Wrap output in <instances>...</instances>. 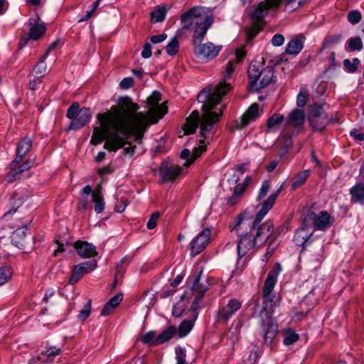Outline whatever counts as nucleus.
<instances>
[{"mask_svg": "<svg viewBox=\"0 0 364 364\" xmlns=\"http://www.w3.org/2000/svg\"><path fill=\"white\" fill-rule=\"evenodd\" d=\"M41 77L31 75L29 82L30 89L32 90H37L41 82Z\"/></svg>", "mask_w": 364, "mask_h": 364, "instance_id": "nucleus-51", "label": "nucleus"}, {"mask_svg": "<svg viewBox=\"0 0 364 364\" xmlns=\"http://www.w3.org/2000/svg\"><path fill=\"white\" fill-rule=\"evenodd\" d=\"M183 276L181 274H178L176 277V278L171 283V287H177L183 280Z\"/></svg>", "mask_w": 364, "mask_h": 364, "instance_id": "nucleus-64", "label": "nucleus"}, {"mask_svg": "<svg viewBox=\"0 0 364 364\" xmlns=\"http://www.w3.org/2000/svg\"><path fill=\"white\" fill-rule=\"evenodd\" d=\"M156 331H150L146 333L141 338V341L143 343L147 344L149 346H156Z\"/></svg>", "mask_w": 364, "mask_h": 364, "instance_id": "nucleus-42", "label": "nucleus"}, {"mask_svg": "<svg viewBox=\"0 0 364 364\" xmlns=\"http://www.w3.org/2000/svg\"><path fill=\"white\" fill-rule=\"evenodd\" d=\"M350 196V202L364 205V184L357 183L352 186L349 191Z\"/></svg>", "mask_w": 364, "mask_h": 364, "instance_id": "nucleus-23", "label": "nucleus"}, {"mask_svg": "<svg viewBox=\"0 0 364 364\" xmlns=\"http://www.w3.org/2000/svg\"><path fill=\"white\" fill-rule=\"evenodd\" d=\"M123 295L119 293L112 296L107 303L111 308L115 309L117 307L120 302L122 301Z\"/></svg>", "mask_w": 364, "mask_h": 364, "instance_id": "nucleus-47", "label": "nucleus"}, {"mask_svg": "<svg viewBox=\"0 0 364 364\" xmlns=\"http://www.w3.org/2000/svg\"><path fill=\"white\" fill-rule=\"evenodd\" d=\"M92 201L95 203V211L96 213H102L105 208V200L102 193L100 185L93 191L92 194Z\"/></svg>", "mask_w": 364, "mask_h": 364, "instance_id": "nucleus-27", "label": "nucleus"}, {"mask_svg": "<svg viewBox=\"0 0 364 364\" xmlns=\"http://www.w3.org/2000/svg\"><path fill=\"white\" fill-rule=\"evenodd\" d=\"M202 274V271L196 272L194 274V279L193 282L192 288L194 291H198V293L202 294L200 296L195 297L191 309L193 311H196L200 301L203 298V294L207 291L208 287H204L200 284V279Z\"/></svg>", "mask_w": 364, "mask_h": 364, "instance_id": "nucleus-20", "label": "nucleus"}, {"mask_svg": "<svg viewBox=\"0 0 364 364\" xmlns=\"http://www.w3.org/2000/svg\"><path fill=\"white\" fill-rule=\"evenodd\" d=\"M74 248L82 258H90L97 255L95 247L87 242L78 240L74 243Z\"/></svg>", "mask_w": 364, "mask_h": 364, "instance_id": "nucleus-18", "label": "nucleus"}, {"mask_svg": "<svg viewBox=\"0 0 364 364\" xmlns=\"http://www.w3.org/2000/svg\"><path fill=\"white\" fill-rule=\"evenodd\" d=\"M282 1V0H264L255 6L251 15L253 30L248 33L250 38H254L257 34L267 18H274L277 15ZM304 4L306 2L300 0H285V9L291 12Z\"/></svg>", "mask_w": 364, "mask_h": 364, "instance_id": "nucleus-6", "label": "nucleus"}, {"mask_svg": "<svg viewBox=\"0 0 364 364\" xmlns=\"http://www.w3.org/2000/svg\"><path fill=\"white\" fill-rule=\"evenodd\" d=\"M138 109L129 97H125L119 98L117 105L97 114L100 125L94 128L90 144L97 145L106 140L104 148L117 151L128 144L131 137L141 141L150 120L146 114L136 112Z\"/></svg>", "mask_w": 364, "mask_h": 364, "instance_id": "nucleus-2", "label": "nucleus"}, {"mask_svg": "<svg viewBox=\"0 0 364 364\" xmlns=\"http://www.w3.org/2000/svg\"><path fill=\"white\" fill-rule=\"evenodd\" d=\"M309 97V91L306 88H301L296 97V105L299 107H303L306 105L307 98Z\"/></svg>", "mask_w": 364, "mask_h": 364, "instance_id": "nucleus-41", "label": "nucleus"}, {"mask_svg": "<svg viewBox=\"0 0 364 364\" xmlns=\"http://www.w3.org/2000/svg\"><path fill=\"white\" fill-rule=\"evenodd\" d=\"M167 9L164 7H158L151 14V21L154 23L162 22L166 17Z\"/></svg>", "mask_w": 364, "mask_h": 364, "instance_id": "nucleus-33", "label": "nucleus"}, {"mask_svg": "<svg viewBox=\"0 0 364 364\" xmlns=\"http://www.w3.org/2000/svg\"><path fill=\"white\" fill-rule=\"evenodd\" d=\"M246 55V51L242 48L235 50V60L237 63L241 62Z\"/></svg>", "mask_w": 364, "mask_h": 364, "instance_id": "nucleus-61", "label": "nucleus"}, {"mask_svg": "<svg viewBox=\"0 0 364 364\" xmlns=\"http://www.w3.org/2000/svg\"><path fill=\"white\" fill-rule=\"evenodd\" d=\"M46 56H42L40 60L34 66L32 75L43 78L46 75L47 67L46 64Z\"/></svg>", "mask_w": 364, "mask_h": 364, "instance_id": "nucleus-32", "label": "nucleus"}, {"mask_svg": "<svg viewBox=\"0 0 364 364\" xmlns=\"http://www.w3.org/2000/svg\"><path fill=\"white\" fill-rule=\"evenodd\" d=\"M246 189L245 184L238 183L235 186L234 192L242 198Z\"/></svg>", "mask_w": 364, "mask_h": 364, "instance_id": "nucleus-62", "label": "nucleus"}, {"mask_svg": "<svg viewBox=\"0 0 364 364\" xmlns=\"http://www.w3.org/2000/svg\"><path fill=\"white\" fill-rule=\"evenodd\" d=\"M325 259L324 242L316 241L309 246L307 255V262L309 268L317 269Z\"/></svg>", "mask_w": 364, "mask_h": 364, "instance_id": "nucleus-11", "label": "nucleus"}, {"mask_svg": "<svg viewBox=\"0 0 364 364\" xmlns=\"http://www.w3.org/2000/svg\"><path fill=\"white\" fill-rule=\"evenodd\" d=\"M346 45L350 51H359L363 48V42L358 36L350 38L347 41Z\"/></svg>", "mask_w": 364, "mask_h": 364, "instance_id": "nucleus-35", "label": "nucleus"}, {"mask_svg": "<svg viewBox=\"0 0 364 364\" xmlns=\"http://www.w3.org/2000/svg\"><path fill=\"white\" fill-rule=\"evenodd\" d=\"M29 32L28 39L38 40L46 31L45 23L41 21L40 17L36 16L28 21Z\"/></svg>", "mask_w": 364, "mask_h": 364, "instance_id": "nucleus-16", "label": "nucleus"}, {"mask_svg": "<svg viewBox=\"0 0 364 364\" xmlns=\"http://www.w3.org/2000/svg\"><path fill=\"white\" fill-rule=\"evenodd\" d=\"M242 302L237 299H230L228 303L215 312V323L227 324L228 321L240 309Z\"/></svg>", "mask_w": 364, "mask_h": 364, "instance_id": "nucleus-9", "label": "nucleus"}, {"mask_svg": "<svg viewBox=\"0 0 364 364\" xmlns=\"http://www.w3.org/2000/svg\"><path fill=\"white\" fill-rule=\"evenodd\" d=\"M91 300H89L80 311L77 316L79 319L84 321L89 317L91 312Z\"/></svg>", "mask_w": 364, "mask_h": 364, "instance_id": "nucleus-44", "label": "nucleus"}, {"mask_svg": "<svg viewBox=\"0 0 364 364\" xmlns=\"http://www.w3.org/2000/svg\"><path fill=\"white\" fill-rule=\"evenodd\" d=\"M27 232L28 227L26 225L14 230L11 235L12 243L19 249H23L25 247Z\"/></svg>", "mask_w": 364, "mask_h": 364, "instance_id": "nucleus-24", "label": "nucleus"}, {"mask_svg": "<svg viewBox=\"0 0 364 364\" xmlns=\"http://www.w3.org/2000/svg\"><path fill=\"white\" fill-rule=\"evenodd\" d=\"M360 64L358 58H355L352 60L346 59L343 61V66L345 70L350 73H355L358 69V65Z\"/></svg>", "mask_w": 364, "mask_h": 364, "instance_id": "nucleus-38", "label": "nucleus"}, {"mask_svg": "<svg viewBox=\"0 0 364 364\" xmlns=\"http://www.w3.org/2000/svg\"><path fill=\"white\" fill-rule=\"evenodd\" d=\"M304 46V41L302 38L291 39L286 45L285 53L288 55L296 56L302 50Z\"/></svg>", "mask_w": 364, "mask_h": 364, "instance_id": "nucleus-25", "label": "nucleus"}, {"mask_svg": "<svg viewBox=\"0 0 364 364\" xmlns=\"http://www.w3.org/2000/svg\"><path fill=\"white\" fill-rule=\"evenodd\" d=\"M299 335L293 330H287L284 332V344L285 346H291L298 341Z\"/></svg>", "mask_w": 364, "mask_h": 364, "instance_id": "nucleus-34", "label": "nucleus"}, {"mask_svg": "<svg viewBox=\"0 0 364 364\" xmlns=\"http://www.w3.org/2000/svg\"><path fill=\"white\" fill-rule=\"evenodd\" d=\"M328 62H329L330 66H329V68H328L325 70V73L328 72L331 69H333L336 66L335 52L331 53V54L328 57Z\"/></svg>", "mask_w": 364, "mask_h": 364, "instance_id": "nucleus-59", "label": "nucleus"}, {"mask_svg": "<svg viewBox=\"0 0 364 364\" xmlns=\"http://www.w3.org/2000/svg\"><path fill=\"white\" fill-rule=\"evenodd\" d=\"M114 308H111L110 306H109L108 304L106 303L101 311V315L107 316L110 314L114 311Z\"/></svg>", "mask_w": 364, "mask_h": 364, "instance_id": "nucleus-63", "label": "nucleus"}, {"mask_svg": "<svg viewBox=\"0 0 364 364\" xmlns=\"http://www.w3.org/2000/svg\"><path fill=\"white\" fill-rule=\"evenodd\" d=\"M175 353H176V364H188L186 358V349L181 346H176L175 348Z\"/></svg>", "mask_w": 364, "mask_h": 364, "instance_id": "nucleus-40", "label": "nucleus"}, {"mask_svg": "<svg viewBox=\"0 0 364 364\" xmlns=\"http://www.w3.org/2000/svg\"><path fill=\"white\" fill-rule=\"evenodd\" d=\"M305 119V114L303 110L299 109H293L287 119V126L291 125L294 127L301 126Z\"/></svg>", "mask_w": 364, "mask_h": 364, "instance_id": "nucleus-26", "label": "nucleus"}, {"mask_svg": "<svg viewBox=\"0 0 364 364\" xmlns=\"http://www.w3.org/2000/svg\"><path fill=\"white\" fill-rule=\"evenodd\" d=\"M341 40L340 35L329 36L325 38L323 43V48L330 47L331 46L337 43Z\"/></svg>", "mask_w": 364, "mask_h": 364, "instance_id": "nucleus-46", "label": "nucleus"}, {"mask_svg": "<svg viewBox=\"0 0 364 364\" xmlns=\"http://www.w3.org/2000/svg\"><path fill=\"white\" fill-rule=\"evenodd\" d=\"M167 38V35L166 33H161L159 35H154L150 37V41L152 43L156 44L163 42Z\"/></svg>", "mask_w": 364, "mask_h": 364, "instance_id": "nucleus-56", "label": "nucleus"}, {"mask_svg": "<svg viewBox=\"0 0 364 364\" xmlns=\"http://www.w3.org/2000/svg\"><path fill=\"white\" fill-rule=\"evenodd\" d=\"M234 71V62L229 61L225 65V70L221 81L215 87H207L201 90L197 97L199 103H201V116L198 111L192 112L183 129L185 134H191L200 129L199 145L193 149V152L184 149L181 153V158L186 160L182 166L175 164L169 161H164L159 166V173L164 183L173 181L182 173L183 167H188L193 164L203 152L206 151V146L213 138V126L219 121L225 105L222 102V97L231 89L227 80L231 77Z\"/></svg>", "mask_w": 364, "mask_h": 364, "instance_id": "nucleus-1", "label": "nucleus"}, {"mask_svg": "<svg viewBox=\"0 0 364 364\" xmlns=\"http://www.w3.org/2000/svg\"><path fill=\"white\" fill-rule=\"evenodd\" d=\"M12 276V269L9 266L0 268V286L6 283Z\"/></svg>", "mask_w": 364, "mask_h": 364, "instance_id": "nucleus-39", "label": "nucleus"}, {"mask_svg": "<svg viewBox=\"0 0 364 364\" xmlns=\"http://www.w3.org/2000/svg\"><path fill=\"white\" fill-rule=\"evenodd\" d=\"M350 134L352 137H353L355 140L358 141H363L364 140V134L359 132L356 129H353L350 132Z\"/></svg>", "mask_w": 364, "mask_h": 364, "instance_id": "nucleus-57", "label": "nucleus"}, {"mask_svg": "<svg viewBox=\"0 0 364 364\" xmlns=\"http://www.w3.org/2000/svg\"><path fill=\"white\" fill-rule=\"evenodd\" d=\"M210 234L211 229L205 228L191 241V256H196L205 249L210 241Z\"/></svg>", "mask_w": 364, "mask_h": 364, "instance_id": "nucleus-14", "label": "nucleus"}, {"mask_svg": "<svg viewBox=\"0 0 364 364\" xmlns=\"http://www.w3.org/2000/svg\"><path fill=\"white\" fill-rule=\"evenodd\" d=\"M159 218V213L158 212L154 213L146 223V228L149 230L154 229L156 225V221Z\"/></svg>", "mask_w": 364, "mask_h": 364, "instance_id": "nucleus-49", "label": "nucleus"}, {"mask_svg": "<svg viewBox=\"0 0 364 364\" xmlns=\"http://www.w3.org/2000/svg\"><path fill=\"white\" fill-rule=\"evenodd\" d=\"M304 219L314 230H325L331 224V216L326 211H321L318 215L309 211L304 215Z\"/></svg>", "mask_w": 364, "mask_h": 364, "instance_id": "nucleus-12", "label": "nucleus"}, {"mask_svg": "<svg viewBox=\"0 0 364 364\" xmlns=\"http://www.w3.org/2000/svg\"><path fill=\"white\" fill-rule=\"evenodd\" d=\"M127 205V200L122 198L120 200H118L117 202L115 207H114V210L117 213H122L124 211Z\"/></svg>", "mask_w": 364, "mask_h": 364, "instance_id": "nucleus-54", "label": "nucleus"}, {"mask_svg": "<svg viewBox=\"0 0 364 364\" xmlns=\"http://www.w3.org/2000/svg\"><path fill=\"white\" fill-rule=\"evenodd\" d=\"M197 317L198 314L196 313L193 319H185L180 323L178 328V334L180 338L186 336L191 331Z\"/></svg>", "mask_w": 364, "mask_h": 364, "instance_id": "nucleus-28", "label": "nucleus"}, {"mask_svg": "<svg viewBox=\"0 0 364 364\" xmlns=\"http://www.w3.org/2000/svg\"><path fill=\"white\" fill-rule=\"evenodd\" d=\"M178 49L179 43L176 37L172 38L166 46V51L167 54L171 56L176 55Z\"/></svg>", "mask_w": 364, "mask_h": 364, "instance_id": "nucleus-36", "label": "nucleus"}, {"mask_svg": "<svg viewBox=\"0 0 364 364\" xmlns=\"http://www.w3.org/2000/svg\"><path fill=\"white\" fill-rule=\"evenodd\" d=\"M241 326L240 321L237 323L234 321L227 333L228 338L231 340L232 344L239 339Z\"/></svg>", "mask_w": 364, "mask_h": 364, "instance_id": "nucleus-31", "label": "nucleus"}, {"mask_svg": "<svg viewBox=\"0 0 364 364\" xmlns=\"http://www.w3.org/2000/svg\"><path fill=\"white\" fill-rule=\"evenodd\" d=\"M134 85V79L131 77H124L119 84V86L123 90H128Z\"/></svg>", "mask_w": 364, "mask_h": 364, "instance_id": "nucleus-52", "label": "nucleus"}, {"mask_svg": "<svg viewBox=\"0 0 364 364\" xmlns=\"http://www.w3.org/2000/svg\"><path fill=\"white\" fill-rule=\"evenodd\" d=\"M161 100V95L158 91H154L148 98L150 106L154 109L159 118H162L168 111L167 107L164 104H159Z\"/></svg>", "mask_w": 364, "mask_h": 364, "instance_id": "nucleus-19", "label": "nucleus"}, {"mask_svg": "<svg viewBox=\"0 0 364 364\" xmlns=\"http://www.w3.org/2000/svg\"><path fill=\"white\" fill-rule=\"evenodd\" d=\"M271 188V182L269 180H264L261 185L257 196L256 197V201L259 202L262 200L267 194Z\"/></svg>", "mask_w": 364, "mask_h": 364, "instance_id": "nucleus-37", "label": "nucleus"}, {"mask_svg": "<svg viewBox=\"0 0 364 364\" xmlns=\"http://www.w3.org/2000/svg\"><path fill=\"white\" fill-rule=\"evenodd\" d=\"M309 119L314 131H322L328 124L327 114L321 105H313L309 107Z\"/></svg>", "mask_w": 364, "mask_h": 364, "instance_id": "nucleus-10", "label": "nucleus"}, {"mask_svg": "<svg viewBox=\"0 0 364 364\" xmlns=\"http://www.w3.org/2000/svg\"><path fill=\"white\" fill-rule=\"evenodd\" d=\"M282 272V266L276 263L269 272L262 289V309L260 313L259 333L262 335L265 343H271L278 331V326L274 322L272 315L280 304L279 296L274 291L278 277Z\"/></svg>", "mask_w": 364, "mask_h": 364, "instance_id": "nucleus-5", "label": "nucleus"}, {"mask_svg": "<svg viewBox=\"0 0 364 364\" xmlns=\"http://www.w3.org/2000/svg\"><path fill=\"white\" fill-rule=\"evenodd\" d=\"M66 117L72 119L69 129L78 130L90 122L92 114L89 108L80 109L79 103L73 102L68 109Z\"/></svg>", "mask_w": 364, "mask_h": 364, "instance_id": "nucleus-8", "label": "nucleus"}, {"mask_svg": "<svg viewBox=\"0 0 364 364\" xmlns=\"http://www.w3.org/2000/svg\"><path fill=\"white\" fill-rule=\"evenodd\" d=\"M241 197L233 191L232 195L227 200V203L229 205H234L237 204L240 200Z\"/></svg>", "mask_w": 364, "mask_h": 364, "instance_id": "nucleus-60", "label": "nucleus"}, {"mask_svg": "<svg viewBox=\"0 0 364 364\" xmlns=\"http://www.w3.org/2000/svg\"><path fill=\"white\" fill-rule=\"evenodd\" d=\"M97 268V262L95 260L82 262L78 265L73 267L72 274L69 279V284L74 285L84 274H87Z\"/></svg>", "mask_w": 364, "mask_h": 364, "instance_id": "nucleus-15", "label": "nucleus"}, {"mask_svg": "<svg viewBox=\"0 0 364 364\" xmlns=\"http://www.w3.org/2000/svg\"><path fill=\"white\" fill-rule=\"evenodd\" d=\"M258 62L251 63L247 73L250 80V88L252 91L257 92L268 86L273 80L274 69L267 66L261 68Z\"/></svg>", "mask_w": 364, "mask_h": 364, "instance_id": "nucleus-7", "label": "nucleus"}, {"mask_svg": "<svg viewBox=\"0 0 364 364\" xmlns=\"http://www.w3.org/2000/svg\"><path fill=\"white\" fill-rule=\"evenodd\" d=\"M151 46L149 43H145L141 51V55L144 59H148L151 56Z\"/></svg>", "mask_w": 364, "mask_h": 364, "instance_id": "nucleus-53", "label": "nucleus"}, {"mask_svg": "<svg viewBox=\"0 0 364 364\" xmlns=\"http://www.w3.org/2000/svg\"><path fill=\"white\" fill-rule=\"evenodd\" d=\"M176 328L173 326H168L165 331L160 333L156 338L155 344L160 345L171 340L176 333Z\"/></svg>", "mask_w": 364, "mask_h": 364, "instance_id": "nucleus-29", "label": "nucleus"}, {"mask_svg": "<svg viewBox=\"0 0 364 364\" xmlns=\"http://www.w3.org/2000/svg\"><path fill=\"white\" fill-rule=\"evenodd\" d=\"M314 232L312 227L306 223V220L304 218L300 228L296 231L294 236V241L298 246H303L305 245L308 240L311 237Z\"/></svg>", "mask_w": 364, "mask_h": 364, "instance_id": "nucleus-17", "label": "nucleus"}, {"mask_svg": "<svg viewBox=\"0 0 364 364\" xmlns=\"http://www.w3.org/2000/svg\"><path fill=\"white\" fill-rule=\"evenodd\" d=\"M284 183H282L276 191H272L266 200L257 205L259 209L251 223L245 221V216L240 214L233 224H230V231H235L240 237L237 242L238 257L245 256L254 247L263 245L273 235L274 227L272 220H268L262 224L260 223L274 206L284 188Z\"/></svg>", "mask_w": 364, "mask_h": 364, "instance_id": "nucleus-3", "label": "nucleus"}, {"mask_svg": "<svg viewBox=\"0 0 364 364\" xmlns=\"http://www.w3.org/2000/svg\"><path fill=\"white\" fill-rule=\"evenodd\" d=\"M284 115L275 113L267 119V128L272 132H275L278 129L279 127L284 122Z\"/></svg>", "mask_w": 364, "mask_h": 364, "instance_id": "nucleus-30", "label": "nucleus"}, {"mask_svg": "<svg viewBox=\"0 0 364 364\" xmlns=\"http://www.w3.org/2000/svg\"><path fill=\"white\" fill-rule=\"evenodd\" d=\"M248 166H249V164H247V163L237 164L234 167V171L236 172H238V173H240V174L242 175L248 169Z\"/></svg>", "mask_w": 364, "mask_h": 364, "instance_id": "nucleus-58", "label": "nucleus"}, {"mask_svg": "<svg viewBox=\"0 0 364 364\" xmlns=\"http://www.w3.org/2000/svg\"><path fill=\"white\" fill-rule=\"evenodd\" d=\"M271 43L274 46H281L284 43V37L282 34L277 33L273 36Z\"/></svg>", "mask_w": 364, "mask_h": 364, "instance_id": "nucleus-50", "label": "nucleus"}, {"mask_svg": "<svg viewBox=\"0 0 364 364\" xmlns=\"http://www.w3.org/2000/svg\"><path fill=\"white\" fill-rule=\"evenodd\" d=\"M309 173L310 172L309 170H305L303 172H301L296 177V179L292 183V188H295L302 185L309 177Z\"/></svg>", "mask_w": 364, "mask_h": 364, "instance_id": "nucleus-43", "label": "nucleus"}, {"mask_svg": "<svg viewBox=\"0 0 364 364\" xmlns=\"http://www.w3.org/2000/svg\"><path fill=\"white\" fill-rule=\"evenodd\" d=\"M23 160H18L15 164L14 159L10 164V171L6 176V180L9 183H13L20 178L22 173L29 170L34 164V160L28 159L24 162L21 163Z\"/></svg>", "mask_w": 364, "mask_h": 364, "instance_id": "nucleus-13", "label": "nucleus"}, {"mask_svg": "<svg viewBox=\"0 0 364 364\" xmlns=\"http://www.w3.org/2000/svg\"><path fill=\"white\" fill-rule=\"evenodd\" d=\"M180 19L183 28L193 31L192 41L195 56L205 63L215 59L222 50V45L203 43L214 21L212 13L205 7L193 6L183 13Z\"/></svg>", "mask_w": 364, "mask_h": 364, "instance_id": "nucleus-4", "label": "nucleus"}, {"mask_svg": "<svg viewBox=\"0 0 364 364\" xmlns=\"http://www.w3.org/2000/svg\"><path fill=\"white\" fill-rule=\"evenodd\" d=\"M185 310V306L183 302H178L173 305L172 309V314L175 317H180Z\"/></svg>", "mask_w": 364, "mask_h": 364, "instance_id": "nucleus-48", "label": "nucleus"}, {"mask_svg": "<svg viewBox=\"0 0 364 364\" xmlns=\"http://www.w3.org/2000/svg\"><path fill=\"white\" fill-rule=\"evenodd\" d=\"M361 18V13L358 10L350 11L348 14V21L354 25L359 23Z\"/></svg>", "mask_w": 364, "mask_h": 364, "instance_id": "nucleus-45", "label": "nucleus"}, {"mask_svg": "<svg viewBox=\"0 0 364 364\" xmlns=\"http://www.w3.org/2000/svg\"><path fill=\"white\" fill-rule=\"evenodd\" d=\"M61 353V349L56 346H51L48 348L46 352L45 355L48 357H55Z\"/></svg>", "mask_w": 364, "mask_h": 364, "instance_id": "nucleus-55", "label": "nucleus"}, {"mask_svg": "<svg viewBox=\"0 0 364 364\" xmlns=\"http://www.w3.org/2000/svg\"><path fill=\"white\" fill-rule=\"evenodd\" d=\"M259 117V107L257 104L252 105L242 115L240 120L237 122L236 127L241 129L249 123L254 122Z\"/></svg>", "mask_w": 364, "mask_h": 364, "instance_id": "nucleus-21", "label": "nucleus"}, {"mask_svg": "<svg viewBox=\"0 0 364 364\" xmlns=\"http://www.w3.org/2000/svg\"><path fill=\"white\" fill-rule=\"evenodd\" d=\"M32 146V140L28 137L23 138L16 146L15 164L18 160H23V157L28 153Z\"/></svg>", "mask_w": 364, "mask_h": 364, "instance_id": "nucleus-22", "label": "nucleus"}]
</instances>
